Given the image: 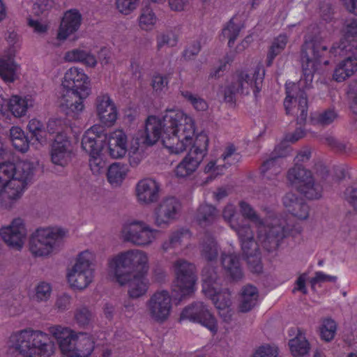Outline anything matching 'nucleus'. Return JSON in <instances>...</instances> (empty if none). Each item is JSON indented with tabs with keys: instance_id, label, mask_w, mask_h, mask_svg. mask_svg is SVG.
I'll return each mask as SVG.
<instances>
[{
	"instance_id": "nucleus-1",
	"label": "nucleus",
	"mask_w": 357,
	"mask_h": 357,
	"mask_svg": "<svg viewBox=\"0 0 357 357\" xmlns=\"http://www.w3.org/2000/svg\"><path fill=\"white\" fill-rule=\"evenodd\" d=\"M195 123L192 117L181 110H167L162 118L149 116L139 140L152 146L160 139L171 153L183 152L192 142Z\"/></svg>"
},
{
	"instance_id": "nucleus-2",
	"label": "nucleus",
	"mask_w": 357,
	"mask_h": 357,
	"mask_svg": "<svg viewBox=\"0 0 357 357\" xmlns=\"http://www.w3.org/2000/svg\"><path fill=\"white\" fill-rule=\"evenodd\" d=\"M327 51V46L317 38L305 40L301 48V67L303 77L297 83L286 84L287 97L284 106L287 114L297 116V123L303 124L307 116V99L305 90L310 88L314 74L318 65L321 62L323 54Z\"/></svg>"
},
{
	"instance_id": "nucleus-3",
	"label": "nucleus",
	"mask_w": 357,
	"mask_h": 357,
	"mask_svg": "<svg viewBox=\"0 0 357 357\" xmlns=\"http://www.w3.org/2000/svg\"><path fill=\"white\" fill-rule=\"evenodd\" d=\"M33 164L26 160L0 164V208L10 210L22 198L33 174Z\"/></svg>"
},
{
	"instance_id": "nucleus-4",
	"label": "nucleus",
	"mask_w": 357,
	"mask_h": 357,
	"mask_svg": "<svg viewBox=\"0 0 357 357\" xmlns=\"http://www.w3.org/2000/svg\"><path fill=\"white\" fill-rule=\"evenodd\" d=\"M109 271L119 284H123L130 274L146 273L149 270V257L146 252L132 249L119 253L108 263Z\"/></svg>"
},
{
	"instance_id": "nucleus-5",
	"label": "nucleus",
	"mask_w": 357,
	"mask_h": 357,
	"mask_svg": "<svg viewBox=\"0 0 357 357\" xmlns=\"http://www.w3.org/2000/svg\"><path fill=\"white\" fill-rule=\"evenodd\" d=\"M14 348L24 357H50L55 347L48 334L29 328L15 335Z\"/></svg>"
},
{
	"instance_id": "nucleus-6",
	"label": "nucleus",
	"mask_w": 357,
	"mask_h": 357,
	"mask_svg": "<svg viewBox=\"0 0 357 357\" xmlns=\"http://www.w3.org/2000/svg\"><path fill=\"white\" fill-rule=\"evenodd\" d=\"M265 70L261 66H257L254 70L236 71L231 82L225 90V100L234 102L238 94L248 95L251 89L255 96L261 91Z\"/></svg>"
},
{
	"instance_id": "nucleus-7",
	"label": "nucleus",
	"mask_w": 357,
	"mask_h": 357,
	"mask_svg": "<svg viewBox=\"0 0 357 357\" xmlns=\"http://www.w3.org/2000/svg\"><path fill=\"white\" fill-rule=\"evenodd\" d=\"M65 236L59 227L38 228L30 237L29 250L35 257H48L60 247Z\"/></svg>"
},
{
	"instance_id": "nucleus-8",
	"label": "nucleus",
	"mask_w": 357,
	"mask_h": 357,
	"mask_svg": "<svg viewBox=\"0 0 357 357\" xmlns=\"http://www.w3.org/2000/svg\"><path fill=\"white\" fill-rule=\"evenodd\" d=\"M208 144V139L205 134H199L192 138L188 153L176 167V176L185 178L196 172L207 154Z\"/></svg>"
},
{
	"instance_id": "nucleus-9",
	"label": "nucleus",
	"mask_w": 357,
	"mask_h": 357,
	"mask_svg": "<svg viewBox=\"0 0 357 357\" xmlns=\"http://www.w3.org/2000/svg\"><path fill=\"white\" fill-rule=\"evenodd\" d=\"M99 128L97 126H92L85 132L82 139V148L90 156L89 166L93 174H102L106 169V162L100 155L105 137L98 130Z\"/></svg>"
},
{
	"instance_id": "nucleus-10",
	"label": "nucleus",
	"mask_w": 357,
	"mask_h": 357,
	"mask_svg": "<svg viewBox=\"0 0 357 357\" xmlns=\"http://www.w3.org/2000/svg\"><path fill=\"white\" fill-rule=\"evenodd\" d=\"M94 259V254L88 250L78 255L75 264L67 275L71 287L82 290L89 285L93 278Z\"/></svg>"
},
{
	"instance_id": "nucleus-11",
	"label": "nucleus",
	"mask_w": 357,
	"mask_h": 357,
	"mask_svg": "<svg viewBox=\"0 0 357 357\" xmlns=\"http://www.w3.org/2000/svg\"><path fill=\"white\" fill-rule=\"evenodd\" d=\"M287 178L306 198L317 199L321 197L322 187L314 182L311 172L303 166L295 164L288 170Z\"/></svg>"
},
{
	"instance_id": "nucleus-12",
	"label": "nucleus",
	"mask_w": 357,
	"mask_h": 357,
	"mask_svg": "<svg viewBox=\"0 0 357 357\" xmlns=\"http://www.w3.org/2000/svg\"><path fill=\"white\" fill-rule=\"evenodd\" d=\"M257 228V240L260 245L269 252L276 250L284 238V230L280 219L274 218L266 222L263 221Z\"/></svg>"
},
{
	"instance_id": "nucleus-13",
	"label": "nucleus",
	"mask_w": 357,
	"mask_h": 357,
	"mask_svg": "<svg viewBox=\"0 0 357 357\" xmlns=\"http://www.w3.org/2000/svg\"><path fill=\"white\" fill-rule=\"evenodd\" d=\"M180 320L199 324L213 334L218 331L216 319L211 312L208 306L202 301H195L185 306L180 314Z\"/></svg>"
},
{
	"instance_id": "nucleus-14",
	"label": "nucleus",
	"mask_w": 357,
	"mask_h": 357,
	"mask_svg": "<svg viewBox=\"0 0 357 357\" xmlns=\"http://www.w3.org/2000/svg\"><path fill=\"white\" fill-rule=\"evenodd\" d=\"M175 275V286L182 296L194 291L197 277L195 265L184 259H178L172 265Z\"/></svg>"
},
{
	"instance_id": "nucleus-15",
	"label": "nucleus",
	"mask_w": 357,
	"mask_h": 357,
	"mask_svg": "<svg viewBox=\"0 0 357 357\" xmlns=\"http://www.w3.org/2000/svg\"><path fill=\"white\" fill-rule=\"evenodd\" d=\"M172 308V297L165 290L155 291L146 302V312L149 317L160 324L168 319Z\"/></svg>"
},
{
	"instance_id": "nucleus-16",
	"label": "nucleus",
	"mask_w": 357,
	"mask_h": 357,
	"mask_svg": "<svg viewBox=\"0 0 357 357\" xmlns=\"http://www.w3.org/2000/svg\"><path fill=\"white\" fill-rule=\"evenodd\" d=\"M159 232L143 221H133L124 230V240L137 246L146 247L156 239Z\"/></svg>"
},
{
	"instance_id": "nucleus-17",
	"label": "nucleus",
	"mask_w": 357,
	"mask_h": 357,
	"mask_svg": "<svg viewBox=\"0 0 357 357\" xmlns=\"http://www.w3.org/2000/svg\"><path fill=\"white\" fill-rule=\"evenodd\" d=\"M0 236L10 248L21 250L26 236V229L22 219H14L10 225L0 229Z\"/></svg>"
},
{
	"instance_id": "nucleus-18",
	"label": "nucleus",
	"mask_w": 357,
	"mask_h": 357,
	"mask_svg": "<svg viewBox=\"0 0 357 357\" xmlns=\"http://www.w3.org/2000/svg\"><path fill=\"white\" fill-rule=\"evenodd\" d=\"M62 86L66 89L79 92L80 97H88L91 91L87 75L83 70L76 67L70 68L66 72Z\"/></svg>"
},
{
	"instance_id": "nucleus-19",
	"label": "nucleus",
	"mask_w": 357,
	"mask_h": 357,
	"mask_svg": "<svg viewBox=\"0 0 357 357\" xmlns=\"http://www.w3.org/2000/svg\"><path fill=\"white\" fill-rule=\"evenodd\" d=\"M52 162L56 165L66 167L73 158V147L66 135H57L51 146Z\"/></svg>"
},
{
	"instance_id": "nucleus-20",
	"label": "nucleus",
	"mask_w": 357,
	"mask_h": 357,
	"mask_svg": "<svg viewBox=\"0 0 357 357\" xmlns=\"http://www.w3.org/2000/svg\"><path fill=\"white\" fill-rule=\"evenodd\" d=\"M181 210V204L173 197L163 199L155 209V224L158 227L167 226L175 220Z\"/></svg>"
},
{
	"instance_id": "nucleus-21",
	"label": "nucleus",
	"mask_w": 357,
	"mask_h": 357,
	"mask_svg": "<svg viewBox=\"0 0 357 357\" xmlns=\"http://www.w3.org/2000/svg\"><path fill=\"white\" fill-rule=\"evenodd\" d=\"M49 332L56 339L61 352L69 357H74L76 353L73 347L77 333L69 328L59 325L50 327Z\"/></svg>"
},
{
	"instance_id": "nucleus-22",
	"label": "nucleus",
	"mask_w": 357,
	"mask_h": 357,
	"mask_svg": "<svg viewBox=\"0 0 357 357\" xmlns=\"http://www.w3.org/2000/svg\"><path fill=\"white\" fill-rule=\"evenodd\" d=\"M160 185L154 179L146 178L137 182L135 192L137 201L149 204L156 202L159 197Z\"/></svg>"
},
{
	"instance_id": "nucleus-23",
	"label": "nucleus",
	"mask_w": 357,
	"mask_h": 357,
	"mask_svg": "<svg viewBox=\"0 0 357 357\" xmlns=\"http://www.w3.org/2000/svg\"><path fill=\"white\" fill-rule=\"evenodd\" d=\"M97 114L102 123L110 126L117 119V111L107 94H100L96 100Z\"/></svg>"
},
{
	"instance_id": "nucleus-24",
	"label": "nucleus",
	"mask_w": 357,
	"mask_h": 357,
	"mask_svg": "<svg viewBox=\"0 0 357 357\" xmlns=\"http://www.w3.org/2000/svg\"><path fill=\"white\" fill-rule=\"evenodd\" d=\"M99 131L102 132L100 128ZM107 139L109 153L113 158H121L127 152L128 138L126 133L121 130H115L108 135L102 132Z\"/></svg>"
},
{
	"instance_id": "nucleus-25",
	"label": "nucleus",
	"mask_w": 357,
	"mask_h": 357,
	"mask_svg": "<svg viewBox=\"0 0 357 357\" xmlns=\"http://www.w3.org/2000/svg\"><path fill=\"white\" fill-rule=\"evenodd\" d=\"M344 40H341L340 43L333 45L329 51V54L336 57L337 56H343L347 55L348 52L351 50L353 45L349 43L350 39L357 36V20H351L347 21L344 28Z\"/></svg>"
},
{
	"instance_id": "nucleus-26",
	"label": "nucleus",
	"mask_w": 357,
	"mask_h": 357,
	"mask_svg": "<svg viewBox=\"0 0 357 357\" xmlns=\"http://www.w3.org/2000/svg\"><path fill=\"white\" fill-rule=\"evenodd\" d=\"M243 254L245 256L250 271L253 273H261L262 271V264L259 252L260 244L259 241L255 239L243 241L241 243Z\"/></svg>"
},
{
	"instance_id": "nucleus-27",
	"label": "nucleus",
	"mask_w": 357,
	"mask_h": 357,
	"mask_svg": "<svg viewBox=\"0 0 357 357\" xmlns=\"http://www.w3.org/2000/svg\"><path fill=\"white\" fill-rule=\"evenodd\" d=\"M82 16L78 10L72 9L65 13L61 22L57 38L66 40L70 34L78 30L81 24Z\"/></svg>"
},
{
	"instance_id": "nucleus-28",
	"label": "nucleus",
	"mask_w": 357,
	"mask_h": 357,
	"mask_svg": "<svg viewBox=\"0 0 357 357\" xmlns=\"http://www.w3.org/2000/svg\"><path fill=\"white\" fill-rule=\"evenodd\" d=\"M221 264L226 275L234 281H239L243 278L239 257L235 253L222 252L220 257Z\"/></svg>"
},
{
	"instance_id": "nucleus-29",
	"label": "nucleus",
	"mask_w": 357,
	"mask_h": 357,
	"mask_svg": "<svg viewBox=\"0 0 357 357\" xmlns=\"http://www.w3.org/2000/svg\"><path fill=\"white\" fill-rule=\"evenodd\" d=\"M146 273L130 274L129 279L120 286L128 285V296L132 298H138L145 295L149 289V281L146 278Z\"/></svg>"
},
{
	"instance_id": "nucleus-30",
	"label": "nucleus",
	"mask_w": 357,
	"mask_h": 357,
	"mask_svg": "<svg viewBox=\"0 0 357 357\" xmlns=\"http://www.w3.org/2000/svg\"><path fill=\"white\" fill-rule=\"evenodd\" d=\"M202 291L205 296L213 295L220 288V276L217 268L211 265L204 267L202 271Z\"/></svg>"
},
{
	"instance_id": "nucleus-31",
	"label": "nucleus",
	"mask_w": 357,
	"mask_h": 357,
	"mask_svg": "<svg viewBox=\"0 0 357 357\" xmlns=\"http://www.w3.org/2000/svg\"><path fill=\"white\" fill-rule=\"evenodd\" d=\"M18 66L13 55H3L0 58V77L8 83L17 79Z\"/></svg>"
},
{
	"instance_id": "nucleus-32",
	"label": "nucleus",
	"mask_w": 357,
	"mask_h": 357,
	"mask_svg": "<svg viewBox=\"0 0 357 357\" xmlns=\"http://www.w3.org/2000/svg\"><path fill=\"white\" fill-rule=\"evenodd\" d=\"M357 71V57L348 56L335 68L333 78L337 82H342Z\"/></svg>"
},
{
	"instance_id": "nucleus-33",
	"label": "nucleus",
	"mask_w": 357,
	"mask_h": 357,
	"mask_svg": "<svg viewBox=\"0 0 357 357\" xmlns=\"http://www.w3.org/2000/svg\"><path fill=\"white\" fill-rule=\"evenodd\" d=\"M79 95V92L66 89L60 99L61 107L73 112H81L84 108L83 100L87 97H80Z\"/></svg>"
},
{
	"instance_id": "nucleus-34",
	"label": "nucleus",
	"mask_w": 357,
	"mask_h": 357,
	"mask_svg": "<svg viewBox=\"0 0 357 357\" xmlns=\"http://www.w3.org/2000/svg\"><path fill=\"white\" fill-rule=\"evenodd\" d=\"M258 298V290L255 286H244L241 290V300L239 305V310L242 312H249L257 305Z\"/></svg>"
},
{
	"instance_id": "nucleus-35",
	"label": "nucleus",
	"mask_w": 357,
	"mask_h": 357,
	"mask_svg": "<svg viewBox=\"0 0 357 357\" xmlns=\"http://www.w3.org/2000/svg\"><path fill=\"white\" fill-rule=\"evenodd\" d=\"M74 357H89L94 349V342L86 333H79L77 335Z\"/></svg>"
},
{
	"instance_id": "nucleus-36",
	"label": "nucleus",
	"mask_w": 357,
	"mask_h": 357,
	"mask_svg": "<svg viewBox=\"0 0 357 357\" xmlns=\"http://www.w3.org/2000/svg\"><path fill=\"white\" fill-rule=\"evenodd\" d=\"M64 58L67 61L81 62L89 67H94L97 63V59L94 55L81 49H74L67 52Z\"/></svg>"
},
{
	"instance_id": "nucleus-37",
	"label": "nucleus",
	"mask_w": 357,
	"mask_h": 357,
	"mask_svg": "<svg viewBox=\"0 0 357 357\" xmlns=\"http://www.w3.org/2000/svg\"><path fill=\"white\" fill-rule=\"evenodd\" d=\"M10 138L13 147L21 153H26L29 149V141L24 132L18 126L10 129Z\"/></svg>"
},
{
	"instance_id": "nucleus-38",
	"label": "nucleus",
	"mask_w": 357,
	"mask_h": 357,
	"mask_svg": "<svg viewBox=\"0 0 357 357\" xmlns=\"http://www.w3.org/2000/svg\"><path fill=\"white\" fill-rule=\"evenodd\" d=\"M289 346L294 356H304L310 350V344L300 330H298L296 337L289 340Z\"/></svg>"
},
{
	"instance_id": "nucleus-39",
	"label": "nucleus",
	"mask_w": 357,
	"mask_h": 357,
	"mask_svg": "<svg viewBox=\"0 0 357 357\" xmlns=\"http://www.w3.org/2000/svg\"><path fill=\"white\" fill-rule=\"evenodd\" d=\"M200 254L202 258L208 261L217 259L218 248L215 239L208 235H206L200 245Z\"/></svg>"
},
{
	"instance_id": "nucleus-40",
	"label": "nucleus",
	"mask_w": 357,
	"mask_h": 357,
	"mask_svg": "<svg viewBox=\"0 0 357 357\" xmlns=\"http://www.w3.org/2000/svg\"><path fill=\"white\" fill-rule=\"evenodd\" d=\"M288 43V36L286 34H280L275 38L268 48L266 57V65L271 66L275 58L281 54L285 49Z\"/></svg>"
},
{
	"instance_id": "nucleus-41",
	"label": "nucleus",
	"mask_w": 357,
	"mask_h": 357,
	"mask_svg": "<svg viewBox=\"0 0 357 357\" xmlns=\"http://www.w3.org/2000/svg\"><path fill=\"white\" fill-rule=\"evenodd\" d=\"M157 21L158 17L149 6H146L141 9L138 17V25L142 30L146 31L153 30Z\"/></svg>"
},
{
	"instance_id": "nucleus-42",
	"label": "nucleus",
	"mask_w": 357,
	"mask_h": 357,
	"mask_svg": "<svg viewBox=\"0 0 357 357\" xmlns=\"http://www.w3.org/2000/svg\"><path fill=\"white\" fill-rule=\"evenodd\" d=\"M218 217L217 209L211 204L199 206L197 213V220L202 226H207L214 222Z\"/></svg>"
},
{
	"instance_id": "nucleus-43",
	"label": "nucleus",
	"mask_w": 357,
	"mask_h": 357,
	"mask_svg": "<svg viewBox=\"0 0 357 357\" xmlns=\"http://www.w3.org/2000/svg\"><path fill=\"white\" fill-rule=\"evenodd\" d=\"M32 105V101L29 98H22L18 96H14L8 102V107L12 114L17 117L26 114L27 109Z\"/></svg>"
},
{
	"instance_id": "nucleus-44",
	"label": "nucleus",
	"mask_w": 357,
	"mask_h": 357,
	"mask_svg": "<svg viewBox=\"0 0 357 357\" xmlns=\"http://www.w3.org/2000/svg\"><path fill=\"white\" fill-rule=\"evenodd\" d=\"M281 172L278 160L271 153L269 159L265 160L261 167V174L264 178L274 179Z\"/></svg>"
},
{
	"instance_id": "nucleus-45",
	"label": "nucleus",
	"mask_w": 357,
	"mask_h": 357,
	"mask_svg": "<svg viewBox=\"0 0 357 357\" xmlns=\"http://www.w3.org/2000/svg\"><path fill=\"white\" fill-rule=\"evenodd\" d=\"M156 49L160 51L165 47H174L178 42V36L171 30L159 32L155 37Z\"/></svg>"
},
{
	"instance_id": "nucleus-46",
	"label": "nucleus",
	"mask_w": 357,
	"mask_h": 357,
	"mask_svg": "<svg viewBox=\"0 0 357 357\" xmlns=\"http://www.w3.org/2000/svg\"><path fill=\"white\" fill-rule=\"evenodd\" d=\"M188 234V231L187 229H183L173 231L169 235V238L162 243V250L165 252H167L171 249L176 248L180 246L183 238Z\"/></svg>"
},
{
	"instance_id": "nucleus-47",
	"label": "nucleus",
	"mask_w": 357,
	"mask_h": 357,
	"mask_svg": "<svg viewBox=\"0 0 357 357\" xmlns=\"http://www.w3.org/2000/svg\"><path fill=\"white\" fill-rule=\"evenodd\" d=\"M74 318L76 323L81 327H87L92 324L94 315L86 307H80L75 310Z\"/></svg>"
},
{
	"instance_id": "nucleus-48",
	"label": "nucleus",
	"mask_w": 357,
	"mask_h": 357,
	"mask_svg": "<svg viewBox=\"0 0 357 357\" xmlns=\"http://www.w3.org/2000/svg\"><path fill=\"white\" fill-rule=\"evenodd\" d=\"M126 168L119 162H115L109 166L107 169V179L110 183H119L126 176Z\"/></svg>"
},
{
	"instance_id": "nucleus-49",
	"label": "nucleus",
	"mask_w": 357,
	"mask_h": 357,
	"mask_svg": "<svg viewBox=\"0 0 357 357\" xmlns=\"http://www.w3.org/2000/svg\"><path fill=\"white\" fill-rule=\"evenodd\" d=\"M180 93L197 111H206L208 109L206 101L198 95L193 94L188 90H181Z\"/></svg>"
},
{
	"instance_id": "nucleus-50",
	"label": "nucleus",
	"mask_w": 357,
	"mask_h": 357,
	"mask_svg": "<svg viewBox=\"0 0 357 357\" xmlns=\"http://www.w3.org/2000/svg\"><path fill=\"white\" fill-rule=\"evenodd\" d=\"M207 296L213 301L218 310L230 307L231 304L230 294L227 290L221 291L220 289L218 288V290L213 295Z\"/></svg>"
},
{
	"instance_id": "nucleus-51",
	"label": "nucleus",
	"mask_w": 357,
	"mask_h": 357,
	"mask_svg": "<svg viewBox=\"0 0 357 357\" xmlns=\"http://www.w3.org/2000/svg\"><path fill=\"white\" fill-rule=\"evenodd\" d=\"M238 205L240 211L244 218L254 222L256 226L262 223L264 220L259 216L250 204L245 201H241Z\"/></svg>"
},
{
	"instance_id": "nucleus-52",
	"label": "nucleus",
	"mask_w": 357,
	"mask_h": 357,
	"mask_svg": "<svg viewBox=\"0 0 357 357\" xmlns=\"http://www.w3.org/2000/svg\"><path fill=\"white\" fill-rule=\"evenodd\" d=\"M336 330L337 325L333 319H324L320 329L321 338L326 342L332 340L335 337Z\"/></svg>"
},
{
	"instance_id": "nucleus-53",
	"label": "nucleus",
	"mask_w": 357,
	"mask_h": 357,
	"mask_svg": "<svg viewBox=\"0 0 357 357\" xmlns=\"http://www.w3.org/2000/svg\"><path fill=\"white\" fill-rule=\"evenodd\" d=\"M337 117V114L334 109H328L316 114L313 117V121L314 123L326 126L332 123Z\"/></svg>"
},
{
	"instance_id": "nucleus-54",
	"label": "nucleus",
	"mask_w": 357,
	"mask_h": 357,
	"mask_svg": "<svg viewBox=\"0 0 357 357\" xmlns=\"http://www.w3.org/2000/svg\"><path fill=\"white\" fill-rule=\"evenodd\" d=\"M52 294V287L50 283L40 282L35 287V299L38 302L47 301Z\"/></svg>"
},
{
	"instance_id": "nucleus-55",
	"label": "nucleus",
	"mask_w": 357,
	"mask_h": 357,
	"mask_svg": "<svg viewBox=\"0 0 357 357\" xmlns=\"http://www.w3.org/2000/svg\"><path fill=\"white\" fill-rule=\"evenodd\" d=\"M241 31V27L234 24L233 20H231L226 27L222 29V35L225 38L229 39L228 45L229 47H232L236 40V38L238 36L239 33Z\"/></svg>"
},
{
	"instance_id": "nucleus-56",
	"label": "nucleus",
	"mask_w": 357,
	"mask_h": 357,
	"mask_svg": "<svg viewBox=\"0 0 357 357\" xmlns=\"http://www.w3.org/2000/svg\"><path fill=\"white\" fill-rule=\"evenodd\" d=\"M293 216L301 220H305L308 218L310 215V206L306 202L302 199L298 200L297 204L294 205L293 209L289 212Z\"/></svg>"
},
{
	"instance_id": "nucleus-57",
	"label": "nucleus",
	"mask_w": 357,
	"mask_h": 357,
	"mask_svg": "<svg viewBox=\"0 0 357 357\" xmlns=\"http://www.w3.org/2000/svg\"><path fill=\"white\" fill-rule=\"evenodd\" d=\"M231 229L236 232L241 243L254 238L253 231L249 225L232 223Z\"/></svg>"
},
{
	"instance_id": "nucleus-58",
	"label": "nucleus",
	"mask_w": 357,
	"mask_h": 357,
	"mask_svg": "<svg viewBox=\"0 0 357 357\" xmlns=\"http://www.w3.org/2000/svg\"><path fill=\"white\" fill-rule=\"evenodd\" d=\"M139 0H116L117 10L123 15H129L134 11L139 5Z\"/></svg>"
},
{
	"instance_id": "nucleus-59",
	"label": "nucleus",
	"mask_w": 357,
	"mask_h": 357,
	"mask_svg": "<svg viewBox=\"0 0 357 357\" xmlns=\"http://www.w3.org/2000/svg\"><path fill=\"white\" fill-rule=\"evenodd\" d=\"M289 141H287L286 138L282 140L279 144H278L271 154L273 157H275L278 160L289 156L291 154L292 149L289 144Z\"/></svg>"
},
{
	"instance_id": "nucleus-60",
	"label": "nucleus",
	"mask_w": 357,
	"mask_h": 357,
	"mask_svg": "<svg viewBox=\"0 0 357 357\" xmlns=\"http://www.w3.org/2000/svg\"><path fill=\"white\" fill-rule=\"evenodd\" d=\"M169 75H162L156 74L153 77L152 79V87L156 92L162 91L165 89H167V86L169 82Z\"/></svg>"
},
{
	"instance_id": "nucleus-61",
	"label": "nucleus",
	"mask_w": 357,
	"mask_h": 357,
	"mask_svg": "<svg viewBox=\"0 0 357 357\" xmlns=\"http://www.w3.org/2000/svg\"><path fill=\"white\" fill-rule=\"evenodd\" d=\"M27 127L29 132L32 133L34 137H36V140L41 142L43 138V134L45 132L43 130L44 127L43 123L33 119L29 121Z\"/></svg>"
},
{
	"instance_id": "nucleus-62",
	"label": "nucleus",
	"mask_w": 357,
	"mask_h": 357,
	"mask_svg": "<svg viewBox=\"0 0 357 357\" xmlns=\"http://www.w3.org/2000/svg\"><path fill=\"white\" fill-rule=\"evenodd\" d=\"M201 50V44L199 41H193L183 50L182 56L185 61L195 59Z\"/></svg>"
},
{
	"instance_id": "nucleus-63",
	"label": "nucleus",
	"mask_w": 357,
	"mask_h": 357,
	"mask_svg": "<svg viewBox=\"0 0 357 357\" xmlns=\"http://www.w3.org/2000/svg\"><path fill=\"white\" fill-rule=\"evenodd\" d=\"M54 5L53 0H37L33 5V12L36 15H43L50 10Z\"/></svg>"
},
{
	"instance_id": "nucleus-64",
	"label": "nucleus",
	"mask_w": 357,
	"mask_h": 357,
	"mask_svg": "<svg viewBox=\"0 0 357 357\" xmlns=\"http://www.w3.org/2000/svg\"><path fill=\"white\" fill-rule=\"evenodd\" d=\"M65 124L61 119H51L49 120L47 129L50 134L65 135L63 133Z\"/></svg>"
}]
</instances>
